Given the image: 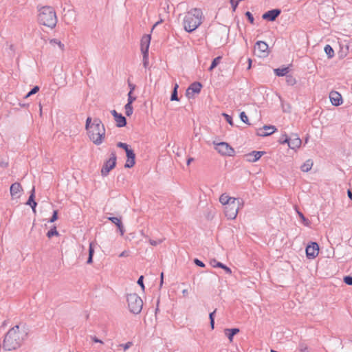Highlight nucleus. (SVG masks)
I'll list each match as a JSON object with an SVG mask.
<instances>
[{
	"mask_svg": "<svg viewBox=\"0 0 352 352\" xmlns=\"http://www.w3.org/2000/svg\"><path fill=\"white\" fill-rule=\"evenodd\" d=\"M28 328L25 324L16 325L6 334L2 347L6 351L16 350L28 338Z\"/></svg>",
	"mask_w": 352,
	"mask_h": 352,
	"instance_id": "nucleus-1",
	"label": "nucleus"
},
{
	"mask_svg": "<svg viewBox=\"0 0 352 352\" xmlns=\"http://www.w3.org/2000/svg\"><path fill=\"white\" fill-rule=\"evenodd\" d=\"M203 13L199 8H192L184 18V30L188 32L195 30L202 23Z\"/></svg>",
	"mask_w": 352,
	"mask_h": 352,
	"instance_id": "nucleus-2",
	"label": "nucleus"
},
{
	"mask_svg": "<svg viewBox=\"0 0 352 352\" xmlns=\"http://www.w3.org/2000/svg\"><path fill=\"white\" fill-rule=\"evenodd\" d=\"M89 139L96 145H100L105 137V128L99 118H94L92 126L87 131Z\"/></svg>",
	"mask_w": 352,
	"mask_h": 352,
	"instance_id": "nucleus-3",
	"label": "nucleus"
},
{
	"mask_svg": "<svg viewBox=\"0 0 352 352\" xmlns=\"http://www.w3.org/2000/svg\"><path fill=\"white\" fill-rule=\"evenodd\" d=\"M38 21L41 25L54 28L57 23V16L54 9L50 6H43L39 10Z\"/></svg>",
	"mask_w": 352,
	"mask_h": 352,
	"instance_id": "nucleus-4",
	"label": "nucleus"
},
{
	"mask_svg": "<svg viewBox=\"0 0 352 352\" xmlns=\"http://www.w3.org/2000/svg\"><path fill=\"white\" fill-rule=\"evenodd\" d=\"M127 302L129 311L131 313L138 314L141 312L143 307V301L138 294H128Z\"/></svg>",
	"mask_w": 352,
	"mask_h": 352,
	"instance_id": "nucleus-5",
	"label": "nucleus"
},
{
	"mask_svg": "<svg viewBox=\"0 0 352 352\" xmlns=\"http://www.w3.org/2000/svg\"><path fill=\"white\" fill-rule=\"evenodd\" d=\"M242 200L239 198L234 199L232 203L224 207V213L228 219H234L238 214L240 206H241Z\"/></svg>",
	"mask_w": 352,
	"mask_h": 352,
	"instance_id": "nucleus-6",
	"label": "nucleus"
},
{
	"mask_svg": "<svg viewBox=\"0 0 352 352\" xmlns=\"http://www.w3.org/2000/svg\"><path fill=\"white\" fill-rule=\"evenodd\" d=\"M116 159H117V157H116V152L112 151L111 153L110 158L104 162V164L102 168L101 175L102 176H107L109 174V171L111 170H112L116 166Z\"/></svg>",
	"mask_w": 352,
	"mask_h": 352,
	"instance_id": "nucleus-7",
	"label": "nucleus"
},
{
	"mask_svg": "<svg viewBox=\"0 0 352 352\" xmlns=\"http://www.w3.org/2000/svg\"><path fill=\"white\" fill-rule=\"evenodd\" d=\"M254 53L258 57H266L268 54V45L264 41H257L254 46Z\"/></svg>",
	"mask_w": 352,
	"mask_h": 352,
	"instance_id": "nucleus-8",
	"label": "nucleus"
},
{
	"mask_svg": "<svg viewBox=\"0 0 352 352\" xmlns=\"http://www.w3.org/2000/svg\"><path fill=\"white\" fill-rule=\"evenodd\" d=\"M216 150L223 155L232 156L234 153V150L227 143L221 142L216 145Z\"/></svg>",
	"mask_w": 352,
	"mask_h": 352,
	"instance_id": "nucleus-9",
	"label": "nucleus"
},
{
	"mask_svg": "<svg viewBox=\"0 0 352 352\" xmlns=\"http://www.w3.org/2000/svg\"><path fill=\"white\" fill-rule=\"evenodd\" d=\"M319 253V245L316 242H311L306 248V255L308 258H316Z\"/></svg>",
	"mask_w": 352,
	"mask_h": 352,
	"instance_id": "nucleus-10",
	"label": "nucleus"
},
{
	"mask_svg": "<svg viewBox=\"0 0 352 352\" xmlns=\"http://www.w3.org/2000/svg\"><path fill=\"white\" fill-rule=\"evenodd\" d=\"M202 85L199 82H192L186 89V96L188 98H192L195 94H199L201 91Z\"/></svg>",
	"mask_w": 352,
	"mask_h": 352,
	"instance_id": "nucleus-11",
	"label": "nucleus"
},
{
	"mask_svg": "<svg viewBox=\"0 0 352 352\" xmlns=\"http://www.w3.org/2000/svg\"><path fill=\"white\" fill-rule=\"evenodd\" d=\"M281 10L280 9H272L265 12L262 15V18L264 20H267L269 21H274L276 18L280 14Z\"/></svg>",
	"mask_w": 352,
	"mask_h": 352,
	"instance_id": "nucleus-12",
	"label": "nucleus"
},
{
	"mask_svg": "<svg viewBox=\"0 0 352 352\" xmlns=\"http://www.w3.org/2000/svg\"><path fill=\"white\" fill-rule=\"evenodd\" d=\"M151 36L150 34H145L141 39V51L142 54H148Z\"/></svg>",
	"mask_w": 352,
	"mask_h": 352,
	"instance_id": "nucleus-13",
	"label": "nucleus"
},
{
	"mask_svg": "<svg viewBox=\"0 0 352 352\" xmlns=\"http://www.w3.org/2000/svg\"><path fill=\"white\" fill-rule=\"evenodd\" d=\"M329 98L331 104L334 106H339L342 104V98L340 93L332 91L329 94Z\"/></svg>",
	"mask_w": 352,
	"mask_h": 352,
	"instance_id": "nucleus-14",
	"label": "nucleus"
},
{
	"mask_svg": "<svg viewBox=\"0 0 352 352\" xmlns=\"http://www.w3.org/2000/svg\"><path fill=\"white\" fill-rule=\"evenodd\" d=\"M265 153V152L264 151H254L248 154H246L245 157L249 162H255L258 160Z\"/></svg>",
	"mask_w": 352,
	"mask_h": 352,
	"instance_id": "nucleus-15",
	"label": "nucleus"
},
{
	"mask_svg": "<svg viewBox=\"0 0 352 352\" xmlns=\"http://www.w3.org/2000/svg\"><path fill=\"white\" fill-rule=\"evenodd\" d=\"M126 162L125 163L124 167L130 168L133 167L135 164V154L134 151L131 149L130 151H126Z\"/></svg>",
	"mask_w": 352,
	"mask_h": 352,
	"instance_id": "nucleus-16",
	"label": "nucleus"
},
{
	"mask_svg": "<svg viewBox=\"0 0 352 352\" xmlns=\"http://www.w3.org/2000/svg\"><path fill=\"white\" fill-rule=\"evenodd\" d=\"M276 131L274 126L265 125L263 129H260L257 134L260 136H267L274 133Z\"/></svg>",
	"mask_w": 352,
	"mask_h": 352,
	"instance_id": "nucleus-17",
	"label": "nucleus"
},
{
	"mask_svg": "<svg viewBox=\"0 0 352 352\" xmlns=\"http://www.w3.org/2000/svg\"><path fill=\"white\" fill-rule=\"evenodd\" d=\"M301 145V140L295 134L289 138L288 146L292 149L299 148Z\"/></svg>",
	"mask_w": 352,
	"mask_h": 352,
	"instance_id": "nucleus-18",
	"label": "nucleus"
},
{
	"mask_svg": "<svg viewBox=\"0 0 352 352\" xmlns=\"http://www.w3.org/2000/svg\"><path fill=\"white\" fill-rule=\"evenodd\" d=\"M210 263L213 267H219V268L224 270L227 274H232V270L230 267H228L223 263L217 261L216 259L211 260Z\"/></svg>",
	"mask_w": 352,
	"mask_h": 352,
	"instance_id": "nucleus-19",
	"label": "nucleus"
},
{
	"mask_svg": "<svg viewBox=\"0 0 352 352\" xmlns=\"http://www.w3.org/2000/svg\"><path fill=\"white\" fill-rule=\"evenodd\" d=\"M34 194H35V188H34V187H33L30 192V195L29 196V198H28V200L26 204L29 205L32 208V210L35 212L37 204L34 200V198H35Z\"/></svg>",
	"mask_w": 352,
	"mask_h": 352,
	"instance_id": "nucleus-20",
	"label": "nucleus"
},
{
	"mask_svg": "<svg viewBox=\"0 0 352 352\" xmlns=\"http://www.w3.org/2000/svg\"><path fill=\"white\" fill-rule=\"evenodd\" d=\"M107 219H108V220L111 221L113 223L116 225V226L118 227V230L120 232L121 235H123L124 232V229L122 223L121 221V219L118 218V217H109Z\"/></svg>",
	"mask_w": 352,
	"mask_h": 352,
	"instance_id": "nucleus-21",
	"label": "nucleus"
},
{
	"mask_svg": "<svg viewBox=\"0 0 352 352\" xmlns=\"http://www.w3.org/2000/svg\"><path fill=\"white\" fill-rule=\"evenodd\" d=\"M22 190V187L21 186V184L18 182H15L14 184H12L10 186V195L11 196L14 198V197H19V196H17V194Z\"/></svg>",
	"mask_w": 352,
	"mask_h": 352,
	"instance_id": "nucleus-22",
	"label": "nucleus"
},
{
	"mask_svg": "<svg viewBox=\"0 0 352 352\" xmlns=\"http://www.w3.org/2000/svg\"><path fill=\"white\" fill-rule=\"evenodd\" d=\"M115 120L116 122V125L118 127H123L126 124V119L121 113H118L115 117Z\"/></svg>",
	"mask_w": 352,
	"mask_h": 352,
	"instance_id": "nucleus-23",
	"label": "nucleus"
},
{
	"mask_svg": "<svg viewBox=\"0 0 352 352\" xmlns=\"http://www.w3.org/2000/svg\"><path fill=\"white\" fill-rule=\"evenodd\" d=\"M224 331H225V334L228 338L230 342H232L234 336L239 332V329H238V328L226 329Z\"/></svg>",
	"mask_w": 352,
	"mask_h": 352,
	"instance_id": "nucleus-24",
	"label": "nucleus"
},
{
	"mask_svg": "<svg viewBox=\"0 0 352 352\" xmlns=\"http://www.w3.org/2000/svg\"><path fill=\"white\" fill-rule=\"evenodd\" d=\"M274 72L277 76H285L289 73V69L288 67L276 68L274 69Z\"/></svg>",
	"mask_w": 352,
	"mask_h": 352,
	"instance_id": "nucleus-25",
	"label": "nucleus"
},
{
	"mask_svg": "<svg viewBox=\"0 0 352 352\" xmlns=\"http://www.w3.org/2000/svg\"><path fill=\"white\" fill-rule=\"evenodd\" d=\"M234 197H230L225 194H222L219 197V201L226 206L229 204V203H232V201L234 199Z\"/></svg>",
	"mask_w": 352,
	"mask_h": 352,
	"instance_id": "nucleus-26",
	"label": "nucleus"
},
{
	"mask_svg": "<svg viewBox=\"0 0 352 352\" xmlns=\"http://www.w3.org/2000/svg\"><path fill=\"white\" fill-rule=\"evenodd\" d=\"M94 242L89 243V256L87 261V264H91L93 263V256L94 254Z\"/></svg>",
	"mask_w": 352,
	"mask_h": 352,
	"instance_id": "nucleus-27",
	"label": "nucleus"
},
{
	"mask_svg": "<svg viewBox=\"0 0 352 352\" xmlns=\"http://www.w3.org/2000/svg\"><path fill=\"white\" fill-rule=\"evenodd\" d=\"M313 166V161L311 160H307L300 167V169L303 172H308L311 169Z\"/></svg>",
	"mask_w": 352,
	"mask_h": 352,
	"instance_id": "nucleus-28",
	"label": "nucleus"
},
{
	"mask_svg": "<svg viewBox=\"0 0 352 352\" xmlns=\"http://www.w3.org/2000/svg\"><path fill=\"white\" fill-rule=\"evenodd\" d=\"M179 85L176 83L173 87V90L171 93L170 96V100L171 101H179L178 94H177V89H178Z\"/></svg>",
	"mask_w": 352,
	"mask_h": 352,
	"instance_id": "nucleus-29",
	"label": "nucleus"
},
{
	"mask_svg": "<svg viewBox=\"0 0 352 352\" xmlns=\"http://www.w3.org/2000/svg\"><path fill=\"white\" fill-rule=\"evenodd\" d=\"M324 10H327V11L329 12V16H332L334 14V11H333V8L331 6H322L320 8V14H323L324 13Z\"/></svg>",
	"mask_w": 352,
	"mask_h": 352,
	"instance_id": "nucleus-30",
	"label": "nucleus"
},
{
	"mask_svg": "<svg viewBox=\"0 0 352 352\" xmlns=\"http://www.w3.org/2000/svg\"><path fill=\"white\" fill-rule=\"evenodd\" d=\"M324 52H325V53L327 55V57L329 58H331L333 57V56H334V51H333V48L331 47V45H327L324 47Z\"/></svg>",
	"mask_w": 352,
	"mask_h": 352,
	"instance_id": "nucleus-31",
	"label": "nucleus"
},
{
	"mask_svg": "<svg viewBox=\"0 0 352 352\" xmlns=\"http://www.w3.org/2000/svg\"><path fill=\"white\" fill-rule=\"evenodd\" d=\"M221 59V56H217L215 58L213 59L212 61V63L209 67V71H212L213 69H214L218 64L220 63V60Z\"/></svg>",
	"mask_w": 352,
	"mask_h": 352,
	"instance_id": "nucleus-32",
	"label": "nucleus"
},
{
	"mask_svg": "<svg viewBox=\"0 0 352 352\" xmlns=\"http://www.w3.org/2000/svg\"><path fill=\"white\" fill-rule=\"evenodd\" d=\"M135 86H133V87L131 88L130 91L128 94V102L129 104H132L135 100L136 97L132 96V92L135 89Z\"/></svg>",
	"mask_w": 352,
	"mask_h": 352,
	"instance_id": "nucleus-33",
	"label": "nucleus"
},
{
	"mask_svg": "<svg viewBox=\"0 0 352 352\" xmlns=\"http://www.w3.org/2000/svg\"><path fill=\"white\" fill-rule=\"evenodd\" d=\"M57 235H58V232L56 230V228L55 226L50 229L47 233V236L48 238H52V236Z\"/></svg>",
	"mask_w": 352,
	"mask_h": 352,
	"instance_id": "nucleus-34",
	"label": "nucleus"
},
{
	"mask_svg": "<svg viewBox=\"0 0 352 352\" xmlns=\"http://www.w3.org/2000/svg\"><path fill=\"white\" fill-rule=\"evenodd\" d=\"M125 113L127 116H130L133 113L132 104L126 103L124 106Z\"/></svg>",
	"mask_w": 352,
	"mask_h": 352,
	"instance_id": "nucleus-35",
	"label": "nucleus"
},
{
	"mask_svg": "<svg viewBox=\"0 0 352 352\" xmlns=\"http://www.w3.org/2000/svg\"><path fill=\"white\" fill-rule=\"evenodd\" d=\"M39 91V87L38 86H34L25 96V98H29L33 94H36Z\"/></svg>",
	"mask_w": 352,
	"mask_h": 352,
	"instance_id": "nucleus-36",
	"label": "nucleus"
},
{
	"mask_svg": "<svg viewBox=\"0 0 352 352\" xmlns=\"http://www.w3.org/2000/svg\"><path fill=\"white\" fill-rule=\"evenodd\" d=\"M298 214V216L300 217V218L302 219V221L303 222V223L305 225V226H309V221L308 219H307L302 212H299V211H297Z\"/></svg>",
	"mask_w": 352,
	"mask_h": 352,
	"instance_id": "nucleus-37",
	"label": "nucleus"
},
{
	"mask_svg": "<svg viewBox=\"0 0 352 352\" xmlns=\"http://www.w3.org/2000/svg\"><path fill=\"white\" fill-rule=\"evenodd\" d=\"M164 241V239H160L158 240L149 239L148 242L151 245L156 246V245L162 243Z\"/></svg>",
	"mask_w": 352,
	"mask_h": 352,
	"instance_id": "nucleus-38",
	"label": "nucleus"
},
{
	"mask_svg": "<svg viewBox=\"0 0 352 352\" xmlns=\"http://www.w3.org/2000/svg\"><path fill=\"white\" fill-rule=\"evenodd\" d=\"M289 138H288V137H287V135L286 134H284V135H283L280 138V139H279L278 142H280V144H285V143H287V144H288V142H289Z\"/></svg>",
	"mask_w": 352,
	"mask_h": 352,
	"instance_id": "nucleus-39",
	"label": "nucleus"
},
{
	"mask_svg": "<svg viewBox=\"0 0 352 352\" xmlns=\"http://www.w3.org/2000/svg\"><path fill=\"white\" fill-rule=\"evenodd\" d=\"M245 16L248 18L249 22L251 24H254V19L252 13L249 11H247L245 14Z\"/></svg>",
	"mask_w": 352,
	"mask_h": 352,
	"instance_id": "nucleus-40",
	"label": "nucleus"
},
{
	"mask_svg": "<svg viewBox=\"0 0 352 352\" xmlns=\"http://www.w3.org/2000/svg\"><path fill=\"white\" fill-rule=\"evenodd\" d=\"M240 118H241V121L243 122L244 123L250 124L248 122V118L244 111H243L240 113Z\"/></svg>",
	"mask_w": 352,
	"mask_h": 352,
	"instance_id": "nucleus-41",
	"label": "nucleus"
},
{
	"mask_svg": "<svg viewBox=\"0 0 352 352\" xmlns=\"http://www.w3.org/2000/svg\"><path fill=\"white\" fill-rule=\"evenodd\" d=\"M117 146L119 147V148L124 149V151L126 152V151H130L131 149V148H129L128 144H126V143H123V142H118L117 144Z\"/></svg>",
	"mask_w": 352,
	"mask_h": 352,
	"instance_id": "nucleus-42",
	"label": "nucleus"
},
{
	"mask_svg": "<svg viewBox=\"0 0 352 352\" xmlns=\"http://www.w3.org/2000/svg\"><path fill=\"white\" fill-rule=\"evenodd\" d=\"M133 345L132 342H128L126 344H120L118 345L119 347H122L124 351L129 349Z\"/></svg>",
	"mask_w": 352,
	"mask_h": 352,
	"instance_id": "nucleus-43",
	"label": "nucleus"
},
{
	"mask_svg": "<svg viewBox=\"0 0 352 352\" xmlns=\"http://www.w3.org/2000/svg\"><path fill=\"white\" fill-rule=\"evenodd\" d=\"M143 54V65L145 68H146L148 65V54Z\"/></svg>",
	"mask_w": 352,
	"mask_h": 352,
	"instance_id": "nucleus-44",
	"label": "nucleus"
},
{
	"mask_svg": "<svg viewBox=\"0 0 352 352\" xmlns=\"http://www.w3.org/2000/svg\"><path fill=\"white\" fill-rule=\"evenodd\" d=\"M287 82L289 85H294L296 83V80L292 76H286Z\"/></svg>",
	"mask_w": 352,
	"mask_h": 352,
	"instance_id": "nucleus-45",
	"label": "nucleus"
},
{
	"mask_svg": "<svg viewBox=\"0 0 352 352\" xmlns=\"http://www.w3.org/2000/svg\"><path fill=\"white\" fill-rule=\"evenodd\" d=\"M50 43L52 44H57L61 50H63L64 45L61 43V42L56 38L50 40Z\"/></svg>",
	"mask_w": 352,
	"mask_h": 352,
	"instance_id": "nucleus-46",
	"label": "nucleus"
},
{
	"mask_svg": "<svg viewBox=\"0 0 352 352\" xmlns=\"http://www.w3.org/2000/svg\"><path fill=\"white\" fill-rule=\"evenodd\" d=\"M344 282L348 285H352V276H344Z\"/></svg>",
	"mask_w": 352,
	"mask_h": 352,
	"instance_id": "nucleus-47",
	"label": "nucleus"
},
{
	"mask_svg": "<svg viewBox=\"0 0 352 352\" xmlns=\"http://www.w3.org/2000/svg\"><path fill=\"white\" fill-rule=\"evenodd\" d=\"M223 116L225 117L226 121L231 125V126H233L234 125V123H233V120H232V116L226 114V113H223Z\"/></svg>",
	"mask_w": 352,
	"mask_h": 352,
	"instance_id": "nucleus-48",
	"label": "nucleus"
},
{
	"mask_svg": "<svg viewBox=\"0 0 352 352\" xmlns=\"http://www.w3.org/2000/svg\"><path fill=\"white\" fill-rule=\"evenodd\" d=\"M92 126L91 118L88 117L86 120L85 129L89 130Z\"/></svg>",
	"mask_w": 352,
	"mask_h": 352,
	"instance_id": "nucleus-49",
	"label": "nucleus"
},
{
	"mask_svg": "<svg viewBox=\"0 0 352 352\" xmlns=\"http://www.w3.org/2000/svg\"><path fill=\"white\" fill-rule=\"evenodd\" d=\"M57 219H58V211L57 210H54L52 217L50 218V219L49 221V222L53 223L55 221H56Z\"/></svg>",
	"mask_w": 352,
	"mask_h": 352,
	"instance_id": "nucleus-50",
	"label": "nucleus"
},
{
	"mask_svg": "<svg viewBox=\"0 0 352 352\" xmlns=\"http://www.w3.org/2000/svg\"><path fill=\"white\" fill-rule=\"evenodd\" d=\"M194 263L199 266V267H205V264L200 260H199L198 258H195L194 259Z\"/></svg>",
	"mask_w": 352,
	"mask_h": 352,
	"instance_id": "nucleus-51",
	"label": "nucleus"
},
{
	"mask_svg": "<svg viewBox=\"0 0 352 352\" xmlns=\"http://www.w3.org/2000/svg\"><path fill=\"white\" fill-rule=\"evenodd\" d=\"M143 280H144V276H140L138 280V284L142 287V289L144 290V283H143Z\"/></svg>",
	"mask_w": 352,
	"mask_h": 352,
	"instance_id": "nucleus-52",
	"label": "nucleus"
},
{
	"mask_svg": "<svg viewBox=\"0 0 352 352\" xmlns=\"http://www.w3.org/2000/svg\"><path fill=\"white\" fill-rule=\"evenodd\" d=\"M90 339L94 342H96V343H100V344H103V342L98 339L96 336H90Z\"/></svg>",
	"mask_w": 352,
	"mask_h": 352,
	"instance_id": "nucleus-53",
	"label": "nucleus"
},
{
	"mask_svg": "<svg viewBox=\"0 0 352 352\" xmlns=\"http://www.w3.org/2000/svg\"><path fill=\"white\" fill-rule=\"evenodd\" d=\"M239 1H240L237 0V1H232V2H231V3H231V6H232V11H233V12H235V10H236V8H237V6H238V4H239Z\"/></svg>",
	"mask_w": 352,
	"mask_h": 352,
	"instance_id": "nucleus-54",
	"label": "nucleus"
},
{
	"mask_svg": "<svg viewBox=\"0 0 352 352\" xmlns=\"http://www.w3.org/2000/svg\"><path fill=\"white\" fill-rule=\"evenodd\" d=\"M216 311H217V309H214L212 312L210 313V314H209L210 320H214V314L216 313Z\"/></svg>",
	"mask_w": 352,
	"mask_h": 352,
	"instance_id": "nucleus-55",
	"label": "nucleus"
},
{
	"mask_svg": "<svg viewBox=\"0 0 352 352\" xmlns=\"http://www.w3.org/2000/svg\"><path fill=\"white\" fill-rule=\"evenodd\" d=\"M129 256V252L126 250L121 252L120 254L119 255L120 257H124V256Z\"/></svg>",
	"mask_w": 352,
	"mask_h": 352,
	"instance_id": "nucleus-56",
	"label": "nucleus"
},
{
	"mask_svg": "<svg viewBox=\"0 0 352 352\" xmlns=\"http://www.w3.org/2000/svg\"><path fill=\"white\" fill-rule=\"evenodd\" d=\"M0 166L2 167V168H6L8 166V162H6L4 161H1L0 162Z\"/></svg>",
	"mask_w": 352,
	"mask_h": 352,
	"instance_id": "nucleus-57",
	"label": "nucleus"
},
{
	"mask_svg": "<svg viewBox=\"0 0 352 352\" xmlns=\"http://www.w3.org/2000/svg\"><path fill=\"white\" fill-rule=\"evenodd\" d=\"M300 350L302 352H307V347L303 345L300 346Z\"/></svg>",
	"mask_w": 352,
	"mask_h": 352,
	"instance_id": "nucleus-58",
	"label": "nucleus"
},
{
	"mask_svg": "<svg viewBox=\"0 0 352 352\" xmlns=\"http://www.w3.org/2000/svg\"><path fill=\"white\" fill-rule=\"evenodd\" d=\"M160 278H161V280H160V287H162V286L163 285V282H164V280H163V279H164V273L163 272L161 273Z\"/></svg>",
	"mask_w": 352,
	"mask_h": 352,
	"instance_id": "nucleus-59",
	"label": "nucleus"
},
{
	"mask_svg": "<svg viewBox=\"0 0 352 352\" xmlns=\"http://www.w3.org/2000/svg\"><path fill=\"white\" fill-rule=\"evenodd\" d=\"M163 22L162 19H160V21H157L153 26V29H154L157 25L162 23Z\"/></svg>",
	"mask_w": 352,
	"mask_h": 352,
	"instance_id": "nucleus-60",
	"label": "nucleus"
},
{
	"mask_svg": "<svg viewBox=\"0 0 352 352\" xmlns=\"http://www.w3.org/2000/svg\"><path fill=\"white\" fill-rule=\"evenodd\" d=\"M210 324L212 329H213L214 328V320H210Z\"/></svg>",
	"mask_w": 352,
	"mask_h": 352,
	"instance_id": "nucleus-61",
	"label": "nucleus"
},
{
	"mask_svg": "<svg viewBox=\"0 0 352 352\" xmlns=\"http://www.w3.org/2000/svg\"><path fill=\"white\" fill-rule=\"evenodd\" d=\"M347 195L349 198L352 200V192L350 190H348Z\"/></svg>",
	"mask_w": 352,
	"mask_h": 352,
	"instance_id": "nucleus-62",
	"label": "nucleus"
},
{
	"mask_svg": "<svg viewBox=\"0 0 352 352\" xmlns=\"http://www.w3.org/2000/svg\"><path fill=\"white\" fill-rule=\"evenodd\" d=\"M111 113L113 116L114 118L118 114V113L116 110H112L111 111Z\"/></svg>",
	"mask_w": 352,
	"mask_h": 352,
	"instance_id": "nucleus-63",
	"label": "nucleus"
},
{
	"mask_svg": "<svg viewBox=\"0 0 352 352\" xmlns=\"http://www.w3.org/2000/svg\"><path fill=\"white\" fill-rule=\"evenodd\" d=\"M182 294H183L184 296L188 295V289H183Z\"/></svg>",
	"mask_w": 352,
	"mask_h": 352,
	"instance_id": "nucleus-64",
	"label": "nucleus"
}]
</instances>
